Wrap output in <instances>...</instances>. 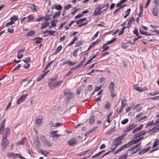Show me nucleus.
Here are the masks:
<instances>
[{
	"label": "nucleus",
	"mask_w": 159,
	"mask_h": 159,
	"mask_svg": "<svg viewBox=\"0 0 159 159\" xmlns=\"http://www.w3.org/2000/svg\"><path fill=\"white\" fill-rule=\"evenodd\" d=\"M58 78L57 75H55V78H52L49 80L48 82V86L50 89H55V81H56Z\"/></svg>",
	"instance_id": "f257e3e1"
},
{
	"label": "nucleus",
	"mask_w": 159,
	"mask_h": 159,
	"mask_svg": "<svg viewBox=\"0 0 159 159\" xmlns=\"http://www.w3.org/2000/svg\"><path fill=\"white\" fill-rule=\"evenodd\" d=\"M9 144V142L7 138H2L1 143V145L2 148L3 149H5L8 146Z\"/></svg>",
	"instance_id": "f03ea898"
},
{
	"label": "nucleus",
	"mask_w": 159,
	"mask_h": 159,
	"mask_svg": "<svg viewBox=\"0 0 159 159\" xmlns=\"http://www.w3.org/2000/svg\"><path fill=\"white\" fill-rule=\"evenodd\" d=\"M143 138V137H142V138H140L139 139H133L131 141H130L129 142H128L126 144L127 147V148H128L130 147V146L132 145L133 144H136V143L139 142V141H140Z\"/></svg>",
	"instance_id": "7ed1b4c3"
},
{
	"label": "nucleus",
	"mask_w": 159,
	"mask_h": 159,
	"mask_svg": "<svg viewBox=\"0 0 159 159\" xmlns=\"http://www.w3.org/2000/svg\"><path fill=\"white\" fill-rule=\"evenodd\" d=\"M104 7H97L95 9L93 15L94 16H98L101 15L102 12V11H100L104 8Z\"/></svg>",
	"instance_id": "20e7f679"
},
{
	"label": "nucleus",
	"mask_w": 159,
	"mask_h": 159,
	"mask_svg": "<svg viewBox=\"0 0 159 159\" xmlns=\"http://www.w3.org/2000/svg\"><path fill=\"white\" fill-rule=\"evenodd\" d=\"M123 139L124 138H122V137H118L114 140V144L116 146L118 145H119L122 143V141Z\"/></svg>",
	"instance_id": "39448f33"
},
{
	"label": "nucleus",
	"mask_w": 159,
	"mask_h": 159,
	"mask_svg": "<svg viewBox=\"0 0 159 159\" xmlns=\"http://www.w3.org/2000/svg\"><path fill=\"white\" fill-rule=\"evenodd\" d=\"M33 140L36 148H39L40 146V143L38 137L36 135H35Z\"/></svg>",
	"instance_id": "423d86ee"
},
{
	"label": "nucleus",
	"mask_w": 159,
	"mask_h": 159,
	"mask_svg": "<svg viewBox=\"0 0 159 159\" xmlns=\"http://www.w3.org/2000/svg\"><path fill=\"white\" fill-rule=\"evenodd\" d=\"M134 89L140 92H142L147 90V88L145 87L141 88L137 85H134Z\"/></svg>",
	"instance_id": "0eeeda50"
},
{
	"label": "nucleus",
	"mask_w": 159,
	"mask_h": 159,
	"mask_svg": "<svg viewBox=\"0 0 159 159\" xmlns=\"http://www.w3.org/2000/svg\"><path fill=\"white\" fill-rule=\"evenodd\" d=\"M43 119L40 116H37L36 117V123L37 127H40L42 123Z\"/></svg>",
	"instance_id": "6e6552de"
},
{
	"label": "nucleus",
	"mask_w": 159,
	"mask_h": 159,
	"mask_svg": "<svg viewBox=\"0 0 159 159\" xmlns=\"http://www.w3.org/2000/svg\"><path fill=\"white\" fill-rule=\"evenodd\" d=\"M27 96V94H24L20 97L17 100V104H19L22 102H24L25 100L26 97Z\"/></svg>",
	"instance_id": "1a4fd4ad"
},
{
	"label": "nucleus",
	"mask_w": 159,
	"mask_h": 159,
	"mask_svg": "<svg viewBox=\"0 0 159 159\" xmlns=\"http://www.w3.org/2000/svg\"><path fill=\"white\" fill-rule=\"evenodd\" d=\"M58 132V130L52 131L50 133V134L52 135L51 137L54 138L55 137H58L59 136H61V134H57V133Z\"/></svg>",
	"instance_id": "9d476101"
},
{
	"label": "nucleus",
	"mask_w": 159,
	"mask_h": 159,
	"mask_svg": "<svg viewBox=\"0 0 159 159\" xmlns=\"http://www.w3.org/2000/svg\"><path fill=\"white\" fill-rule=\"evenodd\" d=\"M6 122V120L4 119L2 122L0 126V134H2L4 130L5 123Z\"/></svg>",
	"instance_id": "9b49d317"
},
{
	"label": "nucleus",
	"mask_w": 159,
	"mask_h": 159,
	"mask_svg": "<svg viewBox=\"0 0 159 159\" xmlns=\"http://www.w3.org/2000/svg\"><path fill=\"white\" fill-rule=\"evenodd\" d=\"M127 146L126 144H125L123 146L120 147L115 152H114V154H116L118 153L119 152L121 151L122 150L125 149L126 148H127Z\"/></svg>",
	"instance_id": "f8f14e48"
},
{
	"label": "nucleus",
	"mask_w": 159,
	"mask_h": 159,
	"mask_svg": "<svg viewBox=\"0 0 159 159\" xmlns=\"http://www.w3.org/2000/svg\"><path fill=\"white\" fill-rule=\"evenodd\" d=\"M77 142V139H72L68 141V143L70 146H73L76 144Z\"/></svg>",
	"instance_id": "ddd939ff"
},
{
	"label": "nucleus",
	"mask_w": 159,
	"mask_h": 159,
	"mask_svg": "<svg viewBox=\"0 0 159 159\" xmlns=\"http://www.w3.org/2000/svg\"><path fill=\"white\" fill-rule=\"evenodd\" d=\"M49 19H46L44 23L42 24L41 25V29H44L47 27L49 24V23L48 21Z\"/></svg>",
	"instance_id": "4468645a"
},
{
	"label": "nucleus",
	"mask_w": 159,
	"mask_h": 159,
	"mask_svg": "<svg viewBox=\"0 0 159 159\" xmlns=\"http://www.w3.org/2000/svg\"><path fill=\"white\" fill-rule=\"evenodd\" d=\"M137 126V125L136 124H132L129 126L125 130L124 132H129L133 129L135 128Z\"/></svg>",
	"instance_id": "2eb2a0df"
},
{
	"label": "nucleus",
	"mask_w": 159,
	"mask_h": 159,
	"mask_svg": "<svg viewBox=\"0 0 159 159\" xmlns=\"http://www.w3.org/2000/svg\"><path fill=\"white\" fill-rule=\"evenodd\" d=\"M10 133V130L8 128H6L5 130V132L3 134L2 138H7L9 135Z\"/></svg>",
	"instance_id": "dca6fc26"
},
{
	"label": "nucleus",
	"mask_w": 159,
	"mask_h": 159,
	"mask_svg": "<svg viewBox=\"0 0 159 159\" xmlns=\"http://www.w3.org/2000/svg\"><path fill=\"white\" fill-rule=\"evenodd\" d=\"M158 11L159 9L157 6H154L152 10V14L155 16H157L158 14Z\"/></svg>",
	"instance_id": "f3484780"
},
{
	"label": "nucleus",
	"mask_w": 159,
	"mask_h": 159,
	"mask_svg": "<svg viewBox=\"0 0 159 159\" xmlns=\"http://www.w3.org/2000/svg\"><path fill=\"white\" fill-rule=\"evenodd\" d=\"M27 139L26 138H23L21 140L18 141L16 143V144L18 146L20 145H23L26 142Z\"/></svg>",
	"instance_id": "a211bd4d"
},
{
	"label": "nucleus",
	"mask_w": 159,
	"mask_h": 159,
	"mask_svg": "<svg viewBox=\"0 0 159 159\" xmlns=\"http://www.w3.org/2000/svg\"><path fill=\"white\" fill-rule=\"evenodd\" d=\"M32 81V80L28 82H27L26 79L24 80H23L22 84V85L24 87H26L27 85L29 84Z\"/></svg>",
	"instance_id": "6ab92c4d"
},
{
	"label": "nucleus",
	"mask_w": 159,
	"mask_h": 159,
	"mask_svg": "<svg viewBox=\"0 0 159 159\" xmlns=\"http://www.w3.org/2000/svg\"><path fill=\"white\" fill-rule=\"evenodd\" d=\"M7 156L9 157L15 158L18 157V156H19V154L13 153H8L7 154Z\"/></svg>",
	"instance_id": "aec40b11"
},
{
	"label": "nucleus",
	"mask_w": 159,
	"mask_h": 159,
	"mask_svg": "<svg viewBox=\"0 0 159 159\" xmlns=\"http://www.w3.org/2000/svg\"><path fill=\"white\" fill-rule=\"evenodd\" d=\"M133 105V110H135L138 111H140L141 110L142 108L141 107H140V104H137L135 106Z\"/></svg>",
	"instance_id": "412c9836"
},
{
	"label": "nucleus",
	"mask_w": 159,
	"mask_h": 159,
	"mask_svg": "<svg viewBox=\"0 0 159 159\" xmlns=\"http://www.w3.org/2000/svg\"><path fill=\"white\" fill-rule=\"evenodd\" d=\"M94 114H91L90 117L89 121V124H92L94 122Z\"/></svg>",
	"instance_id": "4be33fe9"
},
{
	"label": "nucleus",
	"mask_w": 159,
	"mask_h": 159,
	"mask_svg": "<svg viewBox=\"0 0 159 159\" xmlns=\"http://www.w3.org/2000/svg\"><path fill=\"white\" fill-rule=\"evenodd\" d=\"M30 8L31 9L34 11H37L38 9V8L35 4L31 5Z\"/></svg>",
	"instance_id": "5701e85b"
},
{
	"label": "nucleus",
	"mask_w": 159,
	"mask_h": 159,
	"mask_svg": "<svg viewBox=\"0 0 159 159\" xmlns=\"http://www.w3.org/2000/svg\"><path fill=\"white\" fill-rule=\"evenodd\" d=\"M60 14V12L59 11H56L53 14V18L54 19L58 17Z\"/></svg>",
	"instance_id": "b1692460"
},
{
	"label": "nucleus",
	"mask_w": 159,
	"mask_h": 159,
	"mask_svg": "<svg viewBox=\"0 0 159 159\" xmlns=\"http://www.w3.org/2000/svg\"><path fill=\"white\" fill-rule=\"evenodd\" d=\"M114 84L113 82H111L109 86V90H110V91H113V90L114 88Z\"/></svg>",
	"instance_id": "393cba45"
},
{
	"label": "nucleus",
	"mask_w": 159,
	"mask_h": 159,
	"mask_svg": "<svg viewBox=\"0 0 159 159\" xmlns=\"http://www.w3.org/2000/svg\"><path fill=\"white\" fill-rule=\"evenodd\" d=\"M116 39V38H113L110 41H108L107 43L105 44V45H108L109 44L112 43Z\"/></svg>",
	"instance_id": "a878e982"
},
{
	"label": "nucleus",
	"mask_w": 159,
	"mask_h": 159,
	"mask_svg": "<svg viewBox=\"0 0 159 159\" xmlns=\"http://www.w3.org/2000/svg\"><path fill=\"white\" fill-rule=\"evenodd\" d=\"M86 20V18H83L80 19L79 20H76V22L77 24H79L82 23L83 22L85 21Z\"/></svg>",
	"instance_id": "bb28decb"
},
{
	"label": "nucleus",
	"mask_w": 159,
	"mask_h": 159,
	"mask_svg": "<svg viewBox=\"0 0 159 159\" xmlns=\"http://www.w3.org/2000/svg\"><path fill=\"white\" fill-rule=\"evenodd\" d=\"M74 93H70L68 95L67 97V99H68L69 100H70V99H72V98L74 97Z\"/></svg>",
	"instance_id": "cd10ccee"
},
{
	"label": "nucleus",
	"mask_w": 159,
	"mask_h": 159,
	"mask_svg": "<svg viewBox=\"0 0 159 159\" xmlns=\"http://www.w3.org/2000/svg\"><path fill=\"white\" fill-rule=\"evenodd\" d=\"M48 33L49 34L52 35H53L54 36H56L58 34V33L57 31L53 30L49 31Z\"/></svg>",
	"instance_id": "c85d7f7f"
},
{
	"label": "nucleus",
	"mask_w": 159,
	"mask_h": 159,
	"mask_svg": "<svg viewBox=\"0 0 159 159\" xmlns=\"http://www.w3.org/2000/svg\"><path fill=\"white\" fill-rule=\"evenodd\" d=\"M37 39V40L35 41V43H40L42 40V39L41 38L37 37L34 39Z\"/></svg>",
	"instance_id": "c756f323"
},
{
	"label": "nucleus",
	"mask_w": 159,
	"mask_h": 159,
	"mask_svg": "<svg viewBox=\"0 0 159 159\" xmlns=\"http://www.w3.org/2000/svg\"><path fill=\"white\" fill-rule=\"evenodd\" d=\"M98 42V40L97 41H96L95 42H93L92 43H91L89 47V48H88V50L89 51L90 49H91L94 45L96 43H97Z\"/></svg>",
	"instance_id": "7c9ffc66"
},
{
	"label": "nucleus",
	"mask_w": 159,
	"mask_h": 159,
	"mask_svg": "<svg viewBox=\"0 0 159 159\" xmlns=\"http://www.w3.org/2000/svg\"><path fill=\"white\" fill-rule=\"evenodd\" d=\"M159 92L158 91H155L154 92H152L149 93L148 94L151 96H154L158 94Z\"/></svg>",
	"instance_id": "2f4dec72"
},
{
	"label": "nucleus",
	"mask_w": 159,
	"mask_h": 159,
	"mask_svg": "<svg viewBox=\"0 0 159 159\" xmlns=\"http://www.w3.org/2000/svg\"><path fill=\"white\" fill-rule=\"evenodd\" d=\"M49 70L47 71L46 72L44 73L43 75H41L40 77H39L38 79V81H39L43 79L44 77L46 75L48 72V71H49Z\"/></svg>",
	"instance_id": "473e14b6"
},
{
	"label": "nucleus",
	"mask_w": 159,
	"mask_h": 159,
	"mask_svg": "<svg viewBox=\"0 0 159 159\" xmlns=\"http://www.w3.org/2000/svg\"><path fill=\"white\" fill-rule=\"evenodd\" d=\"M147 152V150H146V149H143L139 152V155H143Z\"/></svg>",
	"instance_id": "72a5a7b5"
},
{
	"label": "nucleus",
	"mask_w": 159,
	"mask_h": 159,
	"mask_svg": "<svg viewBox=\"0 0 159 159\" xmlns=\"http://www.w3.org/2000/svg\"><path fill=\"white\" fill-rule=\"evenodd\" d=\"M141 143H139V144L135 145L133 147L131 148V149H129V151H133L134 149L137 148L140 145H141Z\"/></svg>",
	"instance_id": "f704fd0d"
},
{
	"label": "nucleus",
	"mask_w": 159,
	"mask_h": 159,
	"mask_svg": "<svg viewBox=\"0 0 159 159\" xmlns=\"http://www.w3.org/2000/svg\"><path fill=\"white\" fill-rule=\"evenodd\" d=\"M62 49V46L61 45H60L58 47H57L56 49V51L55 52L56 53H57L59 52Z\"/></svg>",
	"instance_id": "c9c22d12"
},
{
	"label": "nucleus",
	"mask_w": 159,
	"mask_h": 159,
	"mask_svg": "<svg viewBox=\"0 0 159 159\" xmlns=\"http://www.w3.org/2000/svg\"><path fill=\"white\" fill-rule=\"evenodd\" d=\"M62 82L63 81L61 80L59 81L58 82L55 83V86H54V87H55V88L59 86Z\"/></svg>",
	"instance_id": "e433bc0d"
},
{
	"label": "nucleus",
	"mask_w": 159,
	"mask_h": 159,
	"mask_svg": "<svg viewBox=\"0 0 159 159\" xmlns=\"http://www.w3.org/2000/svg\"><path fill=\"white\" fill-rule=\"evenodd\" d=\"M27 18H28L29 21L30 22L31 20H33L34 19V17L32 15H30L28 16L27 17Z\"/></svg>",
	"instance_id": "4c0bfd02"
},
{
	"label": "nucleus",
	"mask_w": 159,
	"mask_h": 159,
	"mask_svg": "<svg viewBox=\"0 0 159 159\" xmlns=\"http://www.w3.org/2000/svg\"><path fill=\"white\" fill-rule=\"evenodd\" d=\"M35 32L33 30L31 31L28 32L27 35L29 36H31L35 34Z\"/></svg>",
	"instance_id": "58836bf2"
},
{
	"label": "nucleus",
	"mask_w": 159,
	"mask_h": 159,
	"mask_svg": "<svg viewBox=\"0 0 159 159\" xmlns=\"http://www.w3.org/2000/svg\"><path fill=\"white\" fill-rule=\"evenodd\" d=\"M18 19L17 16H13L11 18V21H13L14 22V21H15L17 20Z\"/></svg>",
	"instance_id": "ea45409f"
},
{
	"label": "nucleus",
	"mask_w": 159,
	"mask_h": 159,
	"mask_svg": "<svg viewBox=\"0 0 159 159\" xmlns=\"http://www.w3.org/2000/svg\"><path fill=\"white\" fill-rule=\"evenodd\" d=\"M124 110V108L121 107H120V108H118L117 109L116 111L118 113L120 114L121 112H122Z\"/></svg>",
	"instance_id": "a19ab883"
},
{
	"label": "nucleus",
	"mask_w": 159,
	"mask_h": 159,
	"mask_svg": "<svg viewBox=\"0 0 159 159\" xmlns=\"http://www.w3.org/2000/svg\"><path fill=\"white\" fill-rule=\"evenodd\" d=\"M7 31L8 33L12 34L14 32V29L13 27H11L8 29Z\"/></svg>",
	"instance_id": "79ce46f5"
},
{
	"label": "nucleus",
	"mask_w": 159,
	"mask_h": 159,
	"mask_svg": "<svg viewBox=\"0 0 159 159\" xmlns=\"http://www.w3.org/2000/svg\"><path fill=\"white\" fill-rule=\"evenodd\" d=\"M21 66V65L20 64H18L17 66H16L14 68V69L12 71V72H13L15 70H18L20 68Z\"/></svg>",
	"instance_id": "37998d69"
},
{
	"label": "nucleus",
	"mask_w": 159,
	"mask_h": 159,
	"mask_svg": "<svg viewBox=\"0 0 159 159\" xmlns=\"http://www.w3.org/2000/svg\"><path fill=\"white\" fill-rule=\"evenodd\" d=\"M40 138L41 139L42 141L44 143L45 141H46L47 140L46 139V138L45 136L43 135H41L40 136Z\"/></svg>",
	"instance_id": "c03bdc74"
},
{
	"label": "nucleus",
	"mask_w": 159,
	"mask_h": 159,
	"mask_svg": "<svg viewBox=\"0 0 159 159\" xmlns=\"http://www.w3.org/2000/svg\"><path fill=\"white\" fill-rule=\"evenodd\" d=\"M126 105V102L125 101H121V107H122L124 108L125 107Z\"/></svg>",
	"instance_id": "a18cd8bd"
},
{
	"label": "nucleus",
	"mask_w": 159,
	"mask_h": 159,
	"mask_svg": "<svg viewBox=\"0 0 159 159\" xmlns=\"http://www.w3.org/2000/svg\"><path fill=\"white\" fill-rule=\"evenodd\" d=\"M128 121V119L127 118L121 121V123L123 125L126 124Z\"/></svg>",
	"instance_id": "49530a36"
},
{
	"label": "nucleus",
	"mask_w": 159,
	"mask_h": 159,
	"mask_svg": "<svg viewBox=\"0 0 159 159\" xmlns=\"http://www.w3.org/2000/svg\"><path fill=\"white\" fill-rule=\"evenodd\" d=\"M44 143L46 145L50 147L52 146V144L51 143L47 140Z\"/></svg>",
	"instance_id": "de8ad7c7"
},
{
	"label": "nucleus",
	"mask_w": 159,
	"mask_h": 159,
	"mask_svg": "<svg viewBox=\"0 0 159 159\" xmlns=\"http://www.w3.org/2000/svg\"><path fill=\"white\" fill-rule=\"evenodd\" d=\"M14 24V22L13 21L11 20V21L8 22L6 24V26H9L13 25Z\"/></svg>",
	"instance_id": "09e8293b"
},
{
	"label": "nucleus",
	"mask_w": 159,
	"mask_h": 159,
	"mask_svg": "<svg viewBox=\"0 0 159 159\" xmlns=\"http://www.w3.org/2000/svg\"><path fill=\"white\" fill-rule=\"evenodd\" d=\"M17 126H16L14 129V130H13L14 132L16 134V136H19V134H20V131H17V130L16 129V127Z\"/></svg>",
	"instance_id": "8fccbe9b"
},
{
	"label": "nucleus",
	"mask_w": 159,
	"mask_h": 159,
	"mask_svg": "<svg viewBox=\"0 0 159 159\" xmlns=\"http://www.w3.org/2000/svg\"><path fill=\"white\" fill-rule=\"evenodd\" d=\"M23 54H21V52H18V55L17 57L19 59H20L23 57Z\"/></svg>",
	"instance_id": "3c124183"
},
{
	"label": "nucleus",
	"mask_w": 159,
	"mask_h": 159,
	"mask_svg": "<svg viewBox=\"0 0 159 159\" xmlns=\"http://www.w3.org/2000/svg\"><path fill=\"white\" fill-rule=\"evenodd\" d=\"M62 9V7L60 5H56V9L57 10H60Z\"/></svg>",
	"instance_id": "603ef678"
},
{
	"label": "nucleus",
	"mask_w": 159,
	"mask_h": 159,
	"mask_svg": "<svg viewBox=\"0 0 159 159\" xmlns=\"http://www.w3.org/2000/svg\"><path fill=\"white\" fill-rule=\"evenodd\" d=\"M23 61L26 63H27L30 61V57H27L25 59L23 60Z\"/></svg>",
	"instance_id": "864d4df0"
},
{
	"label": "nucleus",
	"mask_w": 159,
	"mask_h": 159,
	"mask_svg": "<svg viewBox=\"0 0 159 159\" xmlns=\"http://www.w3.org/2000/svg\"><path fill=\"white\" fill-rule=\"evenodd\" d=\"M153 123V121H151L148 122L147 125H146V128H148V126H150L152 125Z\"/></svg>",
	"instance_id": "5fc2aeb1"
},
{
	"label": "nucleus",
	"mask_w": 159,
	"mask_h": 159,
	"mask_svg": "<svg viewBox=\"0 0 159 159\" xmlns=\"http://www.w3.org/2000/svg\"><path fill=\"white\" fill-rule=\"evenodd\" d=\"M41 152L42 153V154L44 155V156L46 157V155H47L49 153V152L44 150H42L41 151Z\"/></svg>",
	"instance_id": "6e6d98bb"
},
{
	"label": "nucleus",
	"mask_w": 159,
	"mask_h": 159,
	"mask_svg": "<svg viewBox=\"0 0 159 159\" xmlns=\"http://www.w3.org/2000/svg\"><path fill=\"white\" fill-rule=\"evenodd\" d=\"M139 31H140V33L141 34H143V35H150L149 34H148L146 32L144 31H142V30L141 29H139Z\"/></svg>",
	"instance_id": "4d7b16f0"
},
{
	"label": "nucleus",
	"mask_w": 159,
	"mask_h": 159,
	"mask_svg": "<svg viewBox=\"0 0 159 159\" xmlns=\"http://www.w3.org/2000/svg\"><path fill=\"white\" fill-rule=\"evenodd\" d=\"M128 156L126 154H124L120 156L118 159H126Z\"/></svg>",
	"instance_id": "13d9d810"
},
{
	"label": "nucleus",
	"mask_w": 159,
	"mask_h": 159,
	"mask_svg": "<svg viewBox=\"0 0 159 159\" xmlns=\"http://www.w3.org/2000/svg\"><path fill=\"white\" fill-rule=\"evenodd\" d=\"M157 129V128L156 126L154 127L152 129V133H155V132H156L157 131L159 130L158 129Z\"/></svg>",
	"instance_id": "bf43d9fd"
},
{
	"label": "nucleus",
	"mask_w": 159,
	"mask_h": 159,
	"mask_svg": "<svg viewBox=\"0 0 159 159\" xmlns=\"http://www.w3.org/2000/svg\"><path fill=\"white\" fill-rule=\"evenodd\" d=\"M78 39V37H76L75 38H74L73 40L71 41V43L69 45V46H71L72 44H73L75 40H77Z\"/></svg>",
	"instance_id": "052dcab7"
},
{
	"label": "nucleus",
	"mask_w": 159,
	"mask_h": 159,
	"mask_svg": "<svg viewBox=\"0 0 159 159\" xmlns=\"http://www.w3.org/2000/svg\"><path fill=\"white\" fill-rule=\"evenodd\" d=\"M158 143H159V141H155L153 143V145L152 148H154L155 147L157 146V145L158 144Z\"/></svg>",
	"instance_id": "680f3d73"
},
{
	"label": "nucleus",
	"mask_w": 159,
	"mask_h": 159,
	"mask_svg": "<svg viewBox=\"0 0 159 159\" xmlns=\"http://www.w3.org/2000/svg\"><path fill=\"white\" fill-rule=\"evenodd\" d=\"M50 23L52 27H53L56 26V24L55 23V20H51L50 22Z\"/></svg>",
	"instance_id": "e2e57ef3"
},
{
	"label": "nucleus",
	"mask_w": 159,
	"mask_h": 159,
	"mask_svg": "<svg viewBox=\"0 0 159 159\" xmlns=\"http://www.w3.org/2000/svg\"><path fill=\"white\" fill-rule=\"evenodd\" d=\"M83 14H79L77 15L75 17V19H78V18H80L82 17L83 16Z\"/></svg>",
	"instance_id": "0e129e2a"
},
{
	"label": "nucleus",
	"mask_w": 159,
	"mask_h": 159,
	"mask_svg": "<svg viewBox=\"0 0 159 159\" xmlns=\"http://www.w3.org/2000/svg\"><path fill=\"white\" fill-rule=\"evenodd\" d=\"M79 48H77L75 50L73 53V55L74 57H75L77 54L78 51L79 50Z\"/></svg>",
	"instance_id": "69168bd1"
},
{
	"label": "nucleus",
	"mask_w": 159,
	"mask_h": 159,
	"mask_svg": "<svg viewBox=\"0 0 159 159\" xmlns=\"http://www.w3.org/2000/svg\"><path fill=\"white\" fill-rule=\"evenodd\" d=\"M139 134H140V136H143L146 133H147V131L146 130H144L142 131H141L139 133Z\"/></svg>",
	"instance_id": "338daca9"
},
{
	"label": "nucleus",
	"mask_w": 159,
	"mask_h": 159,
	"mask_svg": "<svg viewBox=\"0 0 159 159\" xmlns=\"http://www.w3.org/2000/svg\"><path fill=\"white\" fill-rule=\"evenodd\" d=\"M151 98L152 100H158L159 99V95L156 96L155 97H151Z\"/></svg>",
	"instance_id": "774afa93"
}]
</instances>
